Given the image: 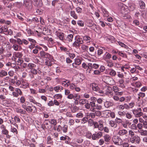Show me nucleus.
<instances>
[{
  "label": "nucleus",
  "instance_id": "nucleus-1",
  "mask_svg": "<svg viewBox=\"0 0 147 147\" xmlns=\"http://www.w3.org/2000/svg\"><path fill=\"white\" fill-rule=\"evenodd\" d=\"M75 40V41L72 44V46L76 48H79L80 47V45L83 43V41L82 38L79 36H76Z\"/></svg>",
  "mask_w": 147,
  "mask_h": 147
},
{
  "label": "nucleus",
  "instance_id": "nucleus-2",
  "mask_svg": "<svg viewBox=\"0 0 147 147\" xmlns=\"http://www.w3.org/2000/svg\"><path fill=\"white\" fill-rule=\"evenodd\" d=\"M23 5L29 11H31L33 8L31 0H23Z\"/></svg>",
  "mask_w": 147,
  "mask_h": 147
},
{
  "label": "nucleus",
  "instance_id": "nucleus-3",
  "mask_svg": "<svg viewBox=\"0 0 147 147\" xmlns=\"http://www.w3.org/2000/svg\"><path fill=\"white\" fill-rule=\"evenodd\" d=\"M68 129V125L64 124L61 126L60 125H58L57 128V131L59 132H61L62 131L63 133H66L67 132Z\"/></svg>",
  "mask_w": 147,
  "mask_h": 147
},
{
  "label": "nucleus",
  "instance_id": "nucleus-4",
  "mask_svg": "<svg viewBox=\"0 0 147 147\" xmlns=\"http://www.w3.org/2000/svg\"><path fill=\"white\" fill-rule=\"evenodd\" d=\"M96 102H90L87 103L85 105V107L87 109H90L92 111L94 112V109L96 106Z\"/></svg>",
  "mask_w": 147,
  "mask_h": 147
},
{
  "label": "nucleus",
  "instance_id": "nucleus-5",
  "mask_svg": "<svg viewBox=\"0 0 147 147\" xmlns=\"http://www.w3.org/2000/svg\"><path fill=\"white\" fill-rule=\"evenodd\" d=\"M112 140L115 144L120 145L122 144V140L117 136H113L112 138Z\"/></svg>",
  "mask_w": 147,
  "mask_h": 147
},
{
  "label": "nucleus",
  "instance_id": "nucleus-6",
  "mask_svg": "<svg viewBox=\"0 0 147 147\" xmlns=\"http://www.w3.org/2000/svg\"><path fill=\"white\" fill-rule=\"evenodd\" d=\"M33 5L38 7H40L43 5V3L41 0H31Z\"/></svg>",
  "mask_w": 147,
  "mask_h": 147
},
{
  "label": "nucleus",
  "instance_id": "nucleus-7",
  "mask_svg": "<svg viewBox=\"0 0 147 147\" xmlns=\"http://www.w3.org/2000/svg\"><path fill=\"white\" fill-rule=\"evenodd\" d=\"M26 110L28 113H35L37 112V108L35 106L31 105L27 106Z\"/></svg>",
  "mask_w": 147,
  "mask_h": 147
},
{
  "label": "nucleus",
  "instance_id": "nucleus-8",
  "mask_svg": "<svg viewBox=\"0 0 147 147\" xmlns=\"http://www.w3.org/2000/svg\"><path fill=\"white\" fill-rule=\"evenodd\" d=\"M40 69L39 68L36 67V68H35L33 69L30 70V72L33 75L32 77H31V78H33L34 77V75H36L38 74L39 75L40 74L42 73Z\"/></svg>",
  "mask_w": 147,
  "mask_h": 147
},
{
  "label": "nucleus",
  "instance_id": "nucleus-9",
  "mask_svg": "<svg viewBox=\"0 0 147 147\" xmlns=\"http://www.w3.org/2000/svg\"><path fill=\"white\" fill-rule=\"evenodd\" d=\"M102 136V133L101 131H99L98 132H96L95 133L92 134V140H96L100 138Z\"/></svg>",
  "mask_w": 147,
  "mask_h": 147
},
{
  "label": "nucleus",
  "instance_id": "nucleus-10",
  "mask_svg": "<svg viewBox=\"0 0 147 147\" xmlns=\"http://www.w3.org/2000/svg\"><path fill=\"white\" fill-rule=\"evenodd\" d=\"M137 0L134 1L129 4V7L131 11H133L137 8Z\"/></svg>",
  "mask_w": 147,
  "mask_h": 147
},
{
  "label": "nucleus",
  "instance_id": "nucleus-11",
  "mask_svg": "<svg viewBox=\"0 0 147 147\" xmlns=\"http://www.w3.org/2000/svg\"><path fill=\"white\" fill-rule=\"evenodd\" d=\"M57 36L60 40L65 42V34L63 33L58 32L57 33Z\"/></svg>",
  "mask_w": 147,
  "mask_h": 147
},
{
  "label": "nucleus",
  "instance_id": "nucleus-12",
  "mask_svg": "<svg viewBox=\"0 0 147 147\" xmlns=\"http://www.w3.org/2000/svg\"><path fill=\"white\" fill-rule=\"evenodd\" d=\"M131 85L133 86L134 87V88H132V90L134 92H137L138 90V82L136 81H134L133 82Z\"/></svg>",
  "mask_w": 147,
  "mask_h": 147
},
{
  "label": "nucleus",
  "instance_id": "nucleus-13",
  "mask_svg": "<svg viewBox=\"0 0 147 147\" xmlns=\"http://www.w3.org/2000/svg\"><path fill=\"white\" fill-rule=\"evenodd\" d=\"M112 57V55L108 52H106L102 56L103 59L105 61L109 59Z\"/></svg>",
  "mask_w": 147,
  "mask_h": 147
},
{
  "label": "nucleus",
  "instance_id": "nucleus-14",
  "mask_svg": "<svg viewBox=\"0 0 147 147\" xmlns=\"http://www.w3.org/2000/svg\"><path fill=\"white\" fill-rule=\"evenodd\" d=\"M69 8L71 9L70 11V14L71 17H73L75 19H77L78 18L77 15L75 11L72 10V8L71 6L69 7Z\"/></svg>",
  "mask_w": 147,
  "mask_h": 147
},
{
  "label": "nucleus",
  "instance_id": "nucleus-15",
  "mask_svg": "<svg viewBox=\"0 0 147 147\" xmlns=\"http://www.w3.org/2000/svg\"><path fill=\"white\" fill-rule=\"evenodd\" d=\"M34 104H36L38 107V109H39L40 111H43L45 110V107L42 106L40 103L36 102Z\"/></svg>",
  "mask_w": 147,
  "mask_h": 147
},
{
  "label": "nucleus",
  "instance_id": "nucleus-16",
  "mask_svg": "<svg viewBox=\"0 0 147 147\" xmlns=\"http://www.w3.org/2000/svg\"><path fill=\"white\" fill-rule=\"evenodd\" d=\"M73 38V35L72 34H71L68 35L67 37H65V42L66 41L72 42Z\"/></svg>",
  "mask_w": 147,
  "mask_h": 147
},
{
  "label": "nucleus",
  "instance_id": "nucleus-17",
  "mask_svg": "<svg viewBox=\"0 0 147 147\" xmlns=\"http://www.w3.org/2000/svg\"><path fill=\"white\" fill-rule=\"evenodd\" d=\"M13 55L15 57V60H16V58H22L23 55L21 52H15L13 54Z\"/></svg>",
  "mask_w": 147,
  "mask_h": 147
},
{
  "label": "nucleus",
  "instance_id": "nucleus-18",
  "mask_svg": "<svg viewBox=\"0 0 147 147\" xmlns=\"http://www.w3.org/2000/svg\"><path fill=\"white\" fill-rule=\"evenodd\" d=\"M14 6L17 8H20L23 5L22 2H16L13 3Z\"/></svg>",
  "mask_w": 147,
  "mask_h": 147
},
{
  "label": "nucleus",
  "instance_id": "nucleus-19",
  "mask_svg": "<svg viewBox=\"0 0 147 147\" xmlns=\"http://www.w3.org/2000/svg\"><path fill=\"white\" fill-rule=\"evenodd\" d=\"M106 40L107 41H110L112 43H114L115 42V38L111 36H108L106 38Z\"/></svg>",
  "mask_w": 147,
  "mask_h": 147
},
{
  "label": "nucleus",
  "instance_id": "nucleus-20",
  "mask_svg": "<svg viewBox=\"0 0 147 147\" xmlns=\"http://www.w3.org/2000/svg\"><path fill=\"white\" fill-rule=\"evenodd\" d=\"M8 28L7 26L3 25L0 26V33H4L5 32H7V29Z\"/></svg>",
  "mask_w": 147,
  "mask_h": 147
},
{
  "label": "nucleus",
  "instance_id": "nucleus-21",
  "mask_svg": "<svg viewBox=\"0 0 147 147\" xmlns=\"http://www.w3.org/2000/svg\"><path fill=\"white\" fill-rule=\"evenodd\" d=\"M102 11L103 13L104 17H108L109 16V13L106 9L104 8H102Z\"/></svg>",
  "mask_w": 147,
  "mask_h": 147
},
{
  "label": "nucleus",
  "instance_id": "nucleus-22",
  "mask_svg": "<svg viewBox=\"0 0 147 147\" xmlns=\"http://www.w3.org/2000/svg\"><path fill=\"white\" fill-rule=\"evenodd\" d=\"M63 89V87L60 85H58L54 87V90L57 92H61Z\"/></svg>",
  "mask_w": 147,
  "mask_h": 147
},
{
  "label": "nucleus",
  "instance_id": "nucleus-23",
  "mask_svg": "<svg viewBox=\"0 0 147 147\" xmlns=\"http://www.w3.org/2000/svg\"><path fill=\"white\" fill-rule=\"evenodd\" d=\"M82 61L79 58H75V63L72 64V66H74V65H79L81 63Z\"/></svg>",
  "mask_w": 147,
  "mask_h": 147
},
{
  "label": "nucleus",
  "instance_id": "nucleus-24",
  "mask_svg": "<svg viewBox=\"0 0 147 147\" xmlns=\"http://www.w3.org/2000/svg\"><path fill=\"white\" fill-rule=\"evenodd\" d=\"M60 140H65V143H68L69 140H70V138L68 136H65V137L61 136L60 138Z\"/></svg>",
  "mask_w": 147,
  "mask_h": 147
},
{
  "label": "nucleus",
  "instance_id": "nucleus-25",
  "mask_svg": "<svg viewBox=\"0 0 147 147\" xmlns=\"http://www.w3.org/2000/svg\"><path fill=\"white\" fill-rule=\"evenodd\" d=\"M49 122L51 125L54 126L56 125L57 123V120L54 119H49Z\"/></svg>",
  "mask_w": 147,
  "mask_h": 147
},
{
  "label": "nucleus",
  "instance_id": "nucleus-26",
  "mask_svg": "<svg viewBox=\"0 0 147 147\" xmlns=\"http://www.w3.org/2000/svg\"><path fill=\"white\" fill-rule=\"evenodd\" d=\"M98 122L100 127H99V130L100 131H102L103 129V122L102 120H100Z\"/></svg>",
  "mask_w": 147,
  "mask_h": 147
},
{
  "label": "nucleus",
  "instance_id": "nucleus-27",
  "mask_svg": "<svg viewBox=\"0 0 147 147\" xmlns=\"http://www.w3.org/2000/svg\"><path fill=\"white\" fill-rule=\"evenodd\" d=\"M36 65L35 64L32 63H29L27 65V67L28 69H30V70L33 69L35 68H36Z\"/></svg>",
  "mask_w": 147,
  "mask_h": 147
},
{
  "label": "nucleus",
  "instance_id": "nucleus-28",
  "mask_svg": "<svg viewBox=\"0 0 147 147\" xmlns=\"http://www.w3.org/2000/svg\"><path fill=\"white\" fill-rule=\"evenodd\" d=\"M16 112L18 113H20L22 114L25 115L26 113V111L22 109L17 108L16 109Z\"/></svg>",
  "mask_w": 147,
  "mask_h": 147
},
{
  "label": "nucleus",
  "instance_id": "nucleus-29",
  "mask_svg": "<svg viewBox=\"0 0 147 147\" xmlns=\"http://www.w3.org/2000/svg\"><path fill=\"white\" fill-rule=\"evenodd\" d=\"M79 103L81 105H83L88 103V101L87 100L84 99H80L79 100Z\"/></svg>",
  "mask_w": 147,
  "mask_h": 147
},
{
  "label": "nucleus",
  "instance_id": "nucleus-30",
  "mask_svg": "<svg viewBox=\"0 0 147 147\" xmlns=\"http://www.w3.org/2000/svg\"><path fill=\"white\" fill-rule=\"evenodd\" d=\"M103 137L105 141L107 142H109L111 139L110 136L108 134H106Z\"/></svg>",
  "mask_w": 147,
  "mask_h": 147
},
{
  "label": "nucleus",
  "instance_id": "nucleus-31",
  "mask_svg": "<svg viewBox=\"0 0 147 147\" xmlns=\"http://www.w3.org/2000/svg\"><path fill=\"white\" fill-rule=\"evenodd\" d=\"M45 58L48 59L50 61H53L54 60L53 56L47 53L45 55Z\"/></svg>",
  "mask_w": 147,
  "mask_h": 147
},
{
  "label": "nucleus",
  "instance_id": "nucleus-32",
  "mask_svg": "<svg viewBox=\"0 0 147 147\" xmlns=\"http://www.w3.org/2000/svg\"><path fill=\"white\" fill-rule=\"evenodd\" d=\"M141 108H138V117L142 116V117L144 119H145L147 117L146 115H143V113L141 112Z\"/></svg>",
  "mask_w": 147,
  "mask_h": 147
},
{
  "label": "nucleus",
  "instance_id": "nucleus-33",
  "mask_svg": "<svg viewBox=\"0 0 147 147\" xmlns=\"http://www.w3.org/2000/svg\"><path fill=\"white\" fill-rule=\"evenodd\" d=\"M138 132L140 134L141 136H145L147 135V131L146 130L140 129L138 130Z\"/></svg>",
  "mask_w": 147,
  "mask_h": 147
},
{
  "label": "nucleus",
  "instance_id": "nucleus-34",
  "mask_svg": "<svg viewBox=\"0 0 147 147\" xmlns=\"http://www.w3.org/2000/svg\"><path fill=\"white\" fill-rule=\"evenodd\" d=\"M109 124L111 127L114 128L116 127L117 126V124L113 121L111 120L110 121Z\"/></svg>",
  "mask_w": 147,
  "mask_h": 147
},
{
  "label": "nucleus",
  "instance_id": "nucleus-35",
  "mask_svg": "<svg viewBox=\"0 0 147 147\" xmlns=\"http://www.w3.org/2000/svg\"><path fill=\"white\" fill-rule=\"evenodd\" d=\"M139 5L140 8L142 9H144L145 7V4L142 1H141L139 2Z\"/></svg>",
  "mask_w": 147,
  "mask_h": 147
},
{
  "label": "nucleus",
  "instance_id": "nucleus-36",
  "mask_svg": "<svg viewBox=\"0 0 147 147\" xmlns=\"http://www.w3.org/2000/svg\"><path fill=\"white\" fill-rule=\"evenodd\" d=\"M7 75V72L4 70H1L0 71V77H2Z\"/></svg>",
  "mask_w": 147,
  "mask_h": 147
},
{
  "label": "nucleus",
  "instance_id": "nucleus-37",
  "mask_svg": "<svg viewBox=\"0 0 147 147\" xmlns=\"http://www.w3.org/2000/svg\"><path fill=\"white\" fill-rule=\"evenodd\" d=\"M85 136L87 138L89 139H91V138H92V135L90 132L88 131L86 132L85 134Z\"/></svg>",
  "mask_w": 147,
  "mask_h": 147
},
{
  "label": "nucleus",
  "instance_id": "nucleus-38",
  "mask_svg": "<svg viewBox=\"0 0 147 147\" xmlns=\"http://www.w3.org/2000/svg\"><path fill=\"white\" fill-rule=\"evenodd\" d=\"M15 91L19 96H22L23 94V92L19 88H15Z\"/></svg>",
  "mask_w": 147,
  "mask_h": 147
},
{
  "label": "nucleus",
  "instance_id": "nucleus-39",
  "mask_svg": "<svg viewBox=\"0 0 147 147\" xmlns=\"http://www.w3.org/2000/svg\"><path fill=\"white\" fill-rule=\"evenodd\" d=\"M127 132V131L125 129H123L120 130L119 131V134L120 136H122L124 135Z\"/></svg>",
  "mask_w": 147,
  "mask_h": 147
},
{
  "label": "nucleus",
  "instance_id": "nucleus-40",
  "mask_svg": "<svg viewBox=\"0 0 147 147\" xmlns=\"http://www.w3.org/2000/svg\"><path fill=\"white\" fill-rule=\"evenodd\" d=\"M118 55L123 58H127V56L125 53H123L122 51H119Z\"/></svg>",
  "mask_w": 147,
  "mask_h": 147
},
{
  "label": "nucleus",
  "instance_id": "nucleus-41",
  "mask_svg": "<svg viewBox=\"0 0 147 147\" xmlns=\"http://www.w3.org/2000/svg\"><path fill=\"white\" fill-rule=\"evenodd\" d=\"M32 23H38L39 22V20L36 17L33 18L32 19Z\"/></svg>",
  "mask_w": 147,
  "mask_h": 147
},
{
  "label": "nucleus",
  "instance_id": "nucleus-42",
  "mask_svg": "<svg viewBox=\"0 0 147 147\" xmlns=\"http://www.w3.org/2000/svg\"><path fill=\"white\" fill-rule=\"evenodd\" d=\"M17 79V77L16 76H15L13 78H10L9 81L11 83L14 84L16 82V80Z\"/></svg>",
  "mask_w": 147,
  "mask_h": 147
},
{
  "label": "nucleus",
  "instance_id": "nucleus-43",
  "mask_svg": "<svg viewBox=\"0 0 147 147\" xmlns=\"http://www.w3.org/2000/svg\"><path fill=\"white\" fill-rule=\"evenodd\" d=\"M113 90L115 93L121 90V89L117 86H113Z\"/></svg>",
  "mask_w": 147,
  "mask_h": 147
},
{
  "label": "nucleus",
  "instance_id": "nucleus-44",
  "mask_svg": "<svg viewBox=\"0 0 147 147\" xmlns=\"http://www.w3.org/2000/svg\"><path fill=\"white\" fill-rule=\"evenodd\" d=\"M62 95L61 94H55L53 96V97L56 99H61L62 98Z\"/></svg>",
  "mask_w": 147,
  "mask_h": 147
},
{
  "label": "nucleus",
  "instance_id": "nucleus-45",
  "mask_svg": "<svg viewBox=\"0 0 147 147\" xmlns=\"http://www.w3.org/2000/svg\"><path fill=\"white\" fill-rule=\"evenodd\" d=\"M78 108L76 106H74L72 107L71 109V111L72 113H75L77 112L78 110Z\"/></svg>",
  "mask_w": 147,
  "mask_h": 147
},
{
  "label": "nucleus",
  "instance_id": "nucleus-46",
  "mask_svg": "<svg viewBox=\"0 0 147 147\" xmlns=\"http://www.w3.org/2000/svg\"><path fill=\"white\" fill-rule=\"evenodd\" d=\"M88 117H84L81 119V123L84 124L88 121Z\"/></svg>",
  "mask_w": 147,
  "mask_h": 147
},
{
  "label": "nucleus",
  "instance_id": "nucleus-47",
  "mask_svg": "<svg viewBox=\"0 0 147 147\" xmlns=\"http://www.w3.org/2000/svg\"><path fill=\"white\" fill-rule=\"evenodd\" d=\"M88 124L89 126H92L94 124V121L91 119H90L88 120Z\"/></svg>",
  "mask_w": 147,
  "mask_h": 147
},
{
  "label": "nucleus",
  "instance_id": "nucleus-48",
  "mask_svg": "<svg viewBox=\"0 0 147 147\" xmlns=\"http://www.w3.org/2000/svg\"><path fill=\"white\" fill-rule=\"evenodd\" d=\"M47 53V52H46L42 50L40 52V55L42 58H45Z\"/></svg>",
  "mask_w": 147,
  "mask_h": 147
},
{
  "label": "nucleus",
  "instance_id": "nucleus-49",
  "mask_svg": "<svg viewBox=\"0 0 147 147\" xmlns=\"http://www.w3.org/2000/svg\"><path fill=\"white\" fill-rule=\"evenodd\" d=\"M102 108V107L100 105L96 104V106L94 109V112L96 110H101Z\"/></svg>",
  "mask_w": 147,
  "mask_h": 147
},
{
  "label": "nucleus",
  "instance_id": "nucleus-50",
  "mask_svg": "<svg viewBox=\"0 0 147 147\" xmlns=\"http://www.w3.org/2000/svg\"><path fill=\"white\" fill-rule=\"evenodd\" d=\"M50 61L49 60H48L47 59L46 60L45 64L47 66H51L52 64L51 62L52 61Z\"/></svg>",
  "mask_w": 147,
  "mask_h": 147
},
{
  "label": "nucleus",
  "instance_id": "nucleus-51",
  "mask_svg": "<svg viewBox=\"0 0 147 147\" xmlns=\"http://www.w3.org/2000/svg\"><path fill=\"white\" fill-rule=\"evenodd\" d=\"M28 40L30 42V45H31L35 44L36 43V41L32 38H28Z\"/></svg>",
  "mask_w": 147,
  "mask_h": 147
},
{
  "label": "nucleus",
  "instance_id": "nucleus-52",
  "mask_svg": "<svg viewBox=\"0 0 147 147\" xmlns=\"http://www.w3.org/2000/svg\"><path fill=\"white\" fill-rule=\"evenodd\" d=\"M82 40H83L88 41L90 40L91 38L90 37L88 36L85 35L82 36Z\"/></svg>",
  "mask_w": 147,
  "mask_h": 147
},
{
  "label": "nucleus",
  "instance_id": "nucleus-53",
  "mask_svg": "<svg viewBox=\"0 0 147 147\" xmlns=\"http://www.w3.org/2000/svg\"><path fill=\"white\" fill-rule=\"evenodd\" d=\"M19 98H18V99H19ZM20 102L21 104H23L24 103L25 101V97L24 96H22L20 98Z\"/></svg>",
  "mask_w": 147,
  "mask_h": 147
},
{
  "label": "nucleus",
  "instance_id": "nucleus-54",
  "mask_svg": "<svg viewBox=\"0 0 147 147\" xmlns=\"http://www.w3.org/2000/svg\"><path fill=\"white\" fill-rule=\"evenodd\" d=\"M116 72L113 69H110L109 74L111 76H115L116 75Z\"/></svg>",
  "mask_w": 147,
  "mask_h": 147
},
{
  "label": "nucleus",
  "instance_id": "nucleus-55",
  "mask_svg": "<svg viewBox=\"0 0 147 147\" xmlns=\"http://www.w3.org/2000/svg\"><path fill=\"white\" fill-rule=\"evenodd\" d=\"M111 105V103L110 102L107 101L104 103V105L105 107L108 108Z\"/></svg>",
  "mask_w": 147,
  "mask_h": 147
},
{
  "label": "nucleus",
  "instance_id": "nucleus-56",
  "mask_svg": "<svg viewBox=\"0 0 147 147\" xmlns=\"http://www.w3.org/2000/svg\"><path fill=\"white\" fill-rule=\"evenodd\" d=\"M83 114L81 112L77 113L76 115V117L79 118H82L83 117Z\"/></svg>",
  "mask_w": 147,
  "mask_h": 147
},
{
  "label": "nucleus",
  "instance_id": "nucleus-57",
  "mask_svg": "<svg viewBox=\"0 0 147 147\" xmlns=\"http://www.w3.org/2000/svg\"><path fill=\"white\" fill-rule=\"evenodd\" d=\"M47 40L48 41L49 43L50 44L53 45L55 43L54 39L52 38H48V39Z\"/></svg>",
  "mask_w": 147,
  "mask_h": 147
},
{
  "label": "nucleus",
  "instance_id": "nucleus-58",
  "mask_svg": "<svg viewBox=\"0 0 147 147\" xmlns=\"http://www.w3.org/2000/svg\"><path fill=\"white\" fill-rule=\"evenodd\" d=\"M80 98V95L77 94H75L74 95L73 99L74 100H79Z\"/></svg>",
  "mask_w": 147,
  "mask_h": 147
},
{
  "label": "nucleus",
  "instance_id": "nucleus-59",
  "mask_svg": "<svg viewBox=\"0 0 147 147\" xmlns=\"http://www.w3.org/2000/svg\"><path fill=\"white\" fill-rule=\"evenodd\" d=\"M51 137L50 136L47 137V143L48 144H51L52 143Z\"/></svg>",
  "mask_w": 147,
  "mask_h": 147
},
{
  "label": "nucleus",
  "instance_id": "nucleus-60",
  "mask_svg": "<svg viewBox=\"0 0 147 147\" xmlns=\"http://www.w3.org/2000/svg\"><path fill=\"white\" fill-rule=\"evenodd\" d=\"M139 120L140 122L141 123H142L144 124H145V123H146V126H147V122H146V121H144L143 118L142 117H139Z\"/></svg>",
  "mask_w": 147,
  "mask_h": 147
},
{
  "label": "nucleus",
  "instance_id": "nucleus-61",
  "mask_svg": "<svg viewBox=\"0 0 147 147\" xmlns=\"http://www.w3.org/2000/svg\"><path fill=\"white\" fill-rule=\"evenodd\" d=\"M1 132L2 134L5 135H7L9 133V131L6 128L2 129Z\"/></svg>",
  "mask_w": 147,
  "mask_h": 147
},
{
  "label": "nucleus",
  "instance_id": "nucleus-62",
  "mask_svg": "<svg viewBox=\"0 0 147 147\" xmlns=\"http://www.w3.org/2000/svg\"><path fill=\"white\" fill-rule=\"evenodd\" d=\"M11 131L14 133L16 134H17L18 133V131L17 129L14 127H11Z\"/></svg>",
  "mask_w": 147,
  "mask_h": 147
},
{
  "label": "nucleus",
  "instance_id": "nucleus-63",
  "mask_svg": "<svg viewBox=\"0 0 147 147\" xmlns=\"http://www.w3.org/2000/svg\"><path fill=\"white\" fill-rule=\"evenodd\" d=\"M78 24L80 26H84V23L83 21L82 20H79L77 22Z\"/></svg>",
  "mask_w": 147,
  "mask_h": 147
},
{
  "label": "nucleus",
  "instance_id": "nucleus-64",
  "mask_svg": "<svg viewBox=\"0 0 147 147\" xmlns=\"http://www.w3.org/2000/svg\"><path fill=\"white\" fill-rule=\"evenodd\" d=\"M29 99L30 101L34 104L36 102L34 98L32 96H30L29 97Z\"/></svg>",
  "mask_w": 147,
  "mask_h": 147
}]
</instances>
